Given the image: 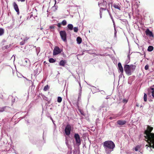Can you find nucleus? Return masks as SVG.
Masks as SVG:
<instances>
[{
	"instance_id": "obj_25",
	"label": "nucleus",
	"mask_w": 154,
	"mask_h": 154,
	"mask_svg": "<svg viewBox=\"0 0 154 154\" xmlns=\"http://www.w3.org/2000/svg\"><path fill=\"white\" fill-rule=\"evenodd\" d=\"M140 148V146L139 145H137L134 148V150L136 151H137L139 150Z\"/></svg>"
},
{
	"instance_id": "obj_29",
	"label": "nucleus",
	"mask_w": 154,
	"mask_h": 154,
	"mask_svg": "<svg viewBox=\"0 0 154 154\" xmlns=\"http://www.w3.org/2000/svg\"><path fill=\"white\" fill-rule=\"evenodd\" d=\"M73 30L74 32H78V27H75L74 28H73Z\"/></svg>"
},
{
	"instance_id": "obj_37",
	"label": "nucleus",
	"mask_w": 154,
	"mask_h": 154,
	"mask_svg": "<svg viewBox=\"0 0 154 154\" xmlns=\"http://www.w3.org/2000/svg\"><path fill=\"white\" fill-rule=\"evenodd\" d=\"M123 102L124 103H126L128 102V100H127L126 99H124L123 100Z\"/></svg>"
},
{
	"instance_id": "obj_36",
	"label": "nucleus",
	"mask_w": 154,
	"mask_h": 154,
	"mask_svg": "<svg viewBox=\"0 0 154 154\" xmlns=\"http://www.w3.org/2000/svg\"><path fill=\"white\" fill-rule=\"evenodd\" d=\"M149 68V66L148 65H146L145 66V70H147Z\"/></svg>"
},
{
	"instance_id": "obj_9",
	"label": "nucleus",
	"mask_w": 154,
	"mask_h": 154,
	"mask_svg": "<svg viewBox=\"0 0 154 154\" xmlns=\"http://www.w3.org/2000/svg\"><path fill=\"white\" fill-rule=\"evenodd\" d=\"M13 5L15 10L17 12V14H19V11L17 5L15 2H14L13 3Z\"/></svg>"
},
{
	"instance_id": "obj_49",
	"label": "nucleus",
	"mask_w": 154,
	"mask_h": 154,
	"mask_svg": "<svg viewBox=\"0 0 154 154\" xmlns=\"http://www.w3.org/2000/svg\"><path fill=\"white\" fill-rule=\"evenodd\" d=\"M32 14L31 15L30 17H32Z\"/></svg>"
},
{
	"instance_id": "obj_43",
	"label": "nucleus",
	"mask_w": 154,
	"mask_h": 154,
	"mask_svg": "<svg viewBox=\"0 0 154 154\" xmlns=\"http://www.w3.org/2000/svg\"><path fill=\"white\" fill-rule=\"evenodd\" d=\"M54 1H55V4H54V5H55L56 3V0H54Z\"/></svg>"
},
{
	"instance_id": "obj_6",
	"label": "nucleus",
	"mask_w": 154,
	"mask_h": 154,
	"mask_svg": "<svg viewBox=\"0 0 154 154\" xmlns=\"http://www.w3.org/2000/svg\"><path fill=\"white\" fill-rule=\"evenodd\" d=\"M71 129V126L70 125L68 124L66 125L65 129V132L66 135L69 136L70 135Z\"/></svg>"
},
{
	"instance_id": "obj_41",
	"label": "nucleus",
	"mask_w": 154,
	"mask_h": 154,
	"mask_svg": "<svg viewBox=\"0 0 154 154\" xmlns=\"http://www.w3.org/2000/svg\"><path fill=\"white\" fill-rule=\"evenodd\" d=\"M100 91L98 89H97V90H96L97 92H99Z\"/></svg>"
},
{
	"instance_id": "obj_27",
	"label": "nucleus",
	"mask_w": 154,
	"mask_h": 154,
	"mask_svg": "<svg viewBox=\"0 0 154 154\" xmlns=\"http://www.w3.org/2000/svg\"><path fill=\"white\" fill-rule=\"evenodd\" d=\"M61 24L63 26H65L66 24V21L65 20H63L61 23Z\"/></svg>"
},
{
	"instance_id": "obj_4",
	"label": "nucleus",
	"mask_w": 154,
	"mask_h": 154,
	"mask_svg": "<svg viewBox=\"0 0 154 154\" xmlns=\"http://www.w3.org/2000/svg\"><path fill=\"white\" fill-rule=\"evenodd\" d=\"M60 34L62 39L65 42L67 41L66 33L65 30H62L60 32Z\"/></svg>"
},
{
	"instance_id": "obj_10",
	"label": "nucleus",
	"mask_w": 154,
	"mask_h": 154,
	"mask_svg": "<svg viewBox=\"0 0 154 154\" xmlns=\"http://www.w3.org/2000/svg\"><path fill=\"white\" fill-rule=\"evenodd\" d=\"M117 124L120 126H122L125 125L126 123V121L125 120H119L117 122Z\"/></svg>"
},
{
	"instance_id": "obj_38",
	"label": "nucleus",
	"mask_w": 154,
	"mask_h": 154,
	"mask_svg": "<svg viewBox=\"0 0 154 154\" xmlns=\"http://www.w3.org/2000/svg\"><path fill=\"white\" fill-rule=\"evenodd\" d=\"M61 23H58L57 24V26L59 27H61Z\"/></svg>"
},
{
	"instance_id": "obj_16",
	"label": "nucleus",
	"mask_w": 154,
	"mask_h": 154,
	"mask_svg": "<svg viewBox=\"0 0 154 154\" xmlns=\"http://www.w3.org/2000/svg\"><path fill=\"white\" fill-rule=\"evenodd\" d=\"M65 62L64 60H61L59 63V65L60 66H65Z\"/></svg>"
},
{
	"instance_id": "obj_13",
	"label": "nucleus",
	"mask_w": 154,
	"mask_h": 154,
	"mask_svg": "<svg viewBox=\"0 0 154 154\" xmlns=\"http://www.w3.org/2000/svg\"><path fill=\"white\" fill-rule=\"evenodd\" d=\"M113 6L115 8L119 10H121V6L119 4H114L113 5Z\"/></svg>"
},
{
	"instance_id": "obj_24",
	"label": "nucleus",
	"mask_w": 154,
	"mask_h": 154,
	"mask_svg": "<svg viewBox=\"0 0 154 154\" xmlns=\"http://www.w3.org/2000/svg\"><path fill=\"white\" fill-rule=\"evenodd\" d=\"M6 107H7L5 106L1 108L0 109V112H2L4 111L5 110V108Z\"/></svg>"
},
{
	"instance_id": "obj_31",
	"label": "nucleus",
	"mask_w": 154,
	"mask_h": 154,
	"mask_svg": "<svg viewBox=\"0 0 154 154\" xmlns=\"http://www.w3.org/2000/svg\"><path fill=\"white\" fill-rule=\"evenodd\" d=\"M114 28V30H115V32H114V36L115 37H116V33H117V31L116 29V27H115V28Z\"/></svg>"
},
{
	"instance_id": "obj_32",
	"label": "nucleus",
	"mask_w": 154,
	"mask_h": 154,
	"mask_svg": "<svg viewBox=\"0 0 154 154\" xmlns=\"http://www.w3.org/2000/svg\"><path fill=\"white\" fill-rule=\"evenodd\" d=\"M23 62H26V63H27V62H29V60L27 59H24L23 60Z\"/></svg>"
},
{
	"instance_id": "obj_2",
	"label": "nucleus",
	"mask_w": 154,
	"mask_h": 154,
	"mask_svg": "<svg viewBox=\"0 0 154 154\" xmlns=\"http://www.w3.org/2000/svg\"><path fill=\"white\" fill-rule=\"evenodd\" d=\"M103 145L106 153H110L113 150L115 147L114 143L111 140H107L104 142Z\"/></svg>"
},
{
	"instance_id": "obj_7",
	"label": "nucleus",
	"mask_w": 154,
	"mask_h": 154,
	"mask_svg": "<svg viewBox=\"0 0 154 154\" xmlns=\"http://www.w3.org/2000/svg\"><path fill=\"white\" fill-rule=\"evenodd\" d=\"M76 144L78 145H80L81 144V141L80 137L78 134H75L74 136Z\"/></svg>"
},
{
	"instance_id": "obj_8",
	"label": "nucleus",
	"mask_w": 154,
	"mask_h": 154,
	"mask_svg": "<svg viewBox=\"0 0 154 154\" xmlns=\"http://www.w3.org/2000/svg\"><path fill=\"white\" fill-rule=\"evenodd\" d=\"M61 52L60 48L58 47H55L53 50V55H56L59 54Z\"/></svg>"
},
{
	"instance_id": "obj_11",
	"label": "nucleus",
	"mask_w": 154,
	"mask_h": 154,
	"mask_svg": "<svg viewBox=\"0 0 154 154\" xmlns=\"http://www.w3.org/2000/svg\"><path fill=\"white\" fill-rule=\"evenodd\" d=\"M146 34L150 37H153V35L152 32L150 31L149 29H147L146 31Z\"/></svg>"
},
{
	"instance_id": "obj_3",
	"label": "nucleus",
	"mask_w": 154,
	"mask_h": 154,
	"mask_svg": "<svg viewBox=\"0 0 154 154\" xmlns=\"http://www.w3.org/2000/svg\"><path fill=\"white\" fill-rule=\"evenodd\" d=\"M136 66L132 64L126 65L124 66V69L126 73L128 75H131L134 70Z\"/></svg>"
},
{
	"instance_id": "obj_45",
	"label": "nucleus",
	"mask_w": 154,
	"mask_h": 154,
	"mask_svg": "<svg viewBox=\"0 0 154 154\" xmlns=\"http://www.w3.org/2000/svg\"><path fill=\"white\" fill-rule=\"evenodd\" d=\"M103 91L102 93V94L105 93V92L104 91Z\"/></svg>"
},
{
	"instance_id": "obj_35",
	"label": "nucleus",
	"mask_w": 154,
	"mask_h": 154,
	"mask_svg": "<svg viewBox=\"0 0 154 154\" xmlns=\"http://www.w3.org/2000/svg\"><path fill=\"white\" fill-rule=\"evenodd\" d=\"M112 19V22L113 23L114 27V28H115V27H116V25H115V23L114 21V19L113 18H112V19Z\"/></svg>"
},
{
	"instance_id": "obj_20",
	"label": "nucleus",
	"mask_w": 154,
	"mask_h": 154,
	"mask_svg": "<svg viewBox=\"0 0 154 154\" xmlns=\"http://www.w3.org/2000/svg\"><path fill=\"white\" fill-rule=\"evenodd\" d=\"M103 10H106V9L103 8H100V18H102V13H101V11H103Z\"/></svg>"
},
{
	"instance_id": "obj_19",
	"label": "nucleus",
	"mask_w": 154,
	"mask_h": 154,
	"mask_svg": "<svg viewBox=\"0 0 154 154\" xmlns=\"http://www.w3.org/2000/svg\"><path fill=\"white\" fill-rule=\"evenodd\" d=\"M153 46H149L147 50L149 51H151L153 50Z\"/></svg>"
},
{
	"instance_id": "obj_23",
	"label": "nucleus",
	"mask_w": 154,
	"mask_h": 154,
	"mask_svg": "<svg viewBox=\"0 0 154 154\" xmlns=\"http://www.w3.org/2000/svg\"><path fill=\"white\" fill-rule=\"evenodd\" d=\"M49 88V86L48 85L45 86L43 90L45 91H47Z\"/></svg>"
},
{
	"instance_id": "obj_21",
	"label": "nucleus",
	"mask_w": 154,
	"mask_h": 154,
	"mask_svg": "<svg viewBox=\"0 0 154 154\" xmlns=\"http://www.w3.org/2000/svg\"><path fill=\"white\" fill-rule=\"evenodd\" d=\"M49 61L51 63H53L55 62L56 60L53 58H51L49 59Z\"/></svg>"
},
{
	"instance_id": "obj_14",
	"label": "nucleus",
	"mask_w": 154,
	"mask_h": 154,
	"mask_svg": "<svg viewBox=\"0 0 154 154\" xmlns=\"http://www.w3.org/2000/svg\"><path fill=\"white\" fill-rule=\"evenodd\" d=\"M76 40L77 41V43L79 44H80L82 42V39L79 37H77Z\"/></svg>"
},
{
	"instance_id": "obj_26",
	"label": "nucleus",
	"mask_w": 154,
	"mask_h": 154,
	"mask_svg": "<svg viewBox=\"0 0 154 154\" xmlns=\"http://www.w3.org/2000/svg\"><path fill=\"white\" fill-rule=\"evenodd\" d=\"M147 94H146L144 93L143 97V99L145 102H146L147 101Z\"/></svg>"
},
{
	"instance_id": "obj_30",
	"label": "nucleus",
	"mask_w": 154,
	"mask_h": 154,
	"mask_svg": "<svg viewBox=\"0 0 154 154\" xmlns=\"http://www.w3.org/2000/svg\"><path fill=\"white\" fill-rule=\"evenodd\" d=\"M10 46L9 45H6L4 46L2 48L3 49H7L9 48Z\"/></svg>"
},
{
	"instance_id": "obj_46",
	"label": "nucleus",
	"mask_w": 154,
	"mask_h": 154,
	"mask_svg": "<svg viewBox=\"0 0 154 154\" xmlns=\"http://www.w3.org/2000/svg\"><path fill=\"white\" fill-rule=\"evenodd\" d=\"M93 87L94 88H95V89L96 88L95 87L93 86Z\"/></svg>"
},
{
	"instance_id": "obj_40",
	"label": "nucleus",
	"mask_w": 154,
	"mask_h": 154,
	"mask_svg": "<svg viewBox=\"0 0 154 154\" xmlns=\"http://www.w3.org/2000/svg\"><path fill=\"white\" fill-rule=\"evenodd\" d=\"M79 86H80V91H81V89H82V88H81V84H80V82H79Z\"/></svg>"
},
{
	"instance_id": "obj_44",
	"label": "nucleus",
	"mask_w": 154,
	"mask_h": 154,
	"mask_svg": "<svg viewBox=\"0 0 154 154\" xmlns=\"http://www.w3.org/2000/svg\"><path fill=\"white\" fill-rule=\"evenodd\" d=\"M55 8L57 10V6H55Z\"/></svg>"
},
{
	"instance_id": "obj_28",
	"label": "nucleus",
	"mask_w": 154,
	"mask_h": 154,
	"mask_svg": "<svg viewBox=\"0 0 154 154\" xmlns=\"http://www.w3.org/2000/svg\"><path fill=\"white\" fill-rule=\"evenodd\" d=\"M62 100V98L60 97H58L57 98V101L58 103H60Z\"/></svg>"
},
{
	"instance_id": "obj_51",
	"label": "nucleus",
	"mask_w": 154,
	"mask_h": 154,
	"mask_svg": "<svg viewBox=\"0 0 154 154\" xmlns=\"http://www.w3.org/2000/svg\"><path fill=\"white\" fill-rule=\"evenodd\" d=\"M54 7H52V8H54Z\"/></svg>"
},
{
	"instance_id": "obj_5",
	"label": "nucleus",
	"mask_w": 154,
	"mask_h": 154,
	"mask_svg": "<svg viewBox=\"0 0 154 154\" xmlns=\"http://www.w3.org/2000/svg\"><path fill=\"white\" fill-rule=\"evenodd\" d=\"M21 40H22L23 41L20 42V45H24L26 41L29 38V37H27L26 36H24L23 35H21L19 37Z\"/></svg>"
},
{
	"instance_id": "obj_15",
	"label": "nucleus",
	"mask_w": 154,
	"mask_h": 154,
	"mask_svg": "<svg viewBox=\"0 0 154 154\" xmlns=\"http://www.w3.org/2000/svg\"><path fill=\"white\" fill-rule=\"evenodd\" d=\"M149 91L151 92L152 96L154 98V88H150Z\"/></svg>"
},
{
	"instance_id": "obj_33",
	"label": "nucleus",
	"mask_w": 154,
	"mask_h": 154,
	"mask_svg": "<svg viewBox=\"0 0 154 154\" xmlns=\"http://www.w3.org/2000/svg\"><path fill=\"white\" fill-rule=\"evenodd\" d=\"M66 144L67 146L69 148V142L67 140H66Z\"/></svg>"
},
{
	"instance_id": "obj_18",
	"label": "nucleus",
	"mask_w": 154,
	"mask_h": 154,
	"mask_svg": "<svg viewBox=\"0 0 154 154\" xmlns=\"http://www.w3.org/2000/svg\"><path fill=\"white\" fill-rule=\"evenodd\" d=\"M55 28V26L54 25H52L49 26V28L51 29V31L52 32H54V31Z\"/></svg>"
},
{
	"instance_id": "obj_50",
	"label": "nucleus",
	"mask_w": 154,
	"mask_h": 154,
	"mask_svg": "<svg viewBox=\"0 0 154 154\" xmlns=\"http://www.w3.org/2000/svg\"><path fill=\"white\" fill-rule=\"evenodd\" d=\"M110 119H112V118H111V117L110 118Z\"/></svg>"
},
{
	"instance_id": "obj_17",
	"label": "nucleus",
	"mask_w": 154,
	"mask_h": 154,
	"mask_svg": "<svg viewBox=\"0 0 154 154\" xmlns=\"http://www.w3.org/2000/svg\"><path fill=\"white\" fill-rule=\"evenodd\" d=\"M67 27L70 30H72L73 28V26L72 24H69L67 25Z\"/></svg>"
},
{
	"instance_id": "obj_22",
	"label": "nucleus",
	"mask_w": 154,
	"mask_h": 154,
	"mask_svg": "<svg viewBox=\"0 0 154 154\" xmlns=\"http://www.w3.org/2000/svg\"><path fill=\"white\" fill-rule=\"evenodd\" d=\"M4 33V30L2 28H0V36L2 35Z\"/></svg>"
},
{
	"instance_id": "obj_48",
	"label": "nucleus",
	"mask_w": 154,
	"mask_h": 154,
	"mask_svg": "<svg viewBox=\"0 0 154 154\" xmlns=\"http://www.w3.org/2000/svg\"><path fill=\"white\" fill-rule=\"evenodd\" d=\"M110 153H106V154H110Z\"/></svg>"
},
{
	"instance_id": "obj_34",
	"label": "nucleus",
	"mask_w": 154,
	"mask_h": 154,
	"mask_svg": "<svg viewBox=\"0 0 154 154\" xmlns=\"http://www.w3.org/2000/svg\"><path fill=\"white\" fill-rule=\"evenodd\" d=\"M108 12L109 13V14L110 16V17L111 18V19H112V18H113L111 14L110 13V12L109 11V10H108Z\"/></svg>"
},
{
	"instance_id": "obj_47",
	"label": "nucleus",
	"mask_w": 154,
	"mask_h": 154,
	"mask_svg": "<svg viewBox=\"0 0 154 154\" xmlns=\"http://www.w3.org/2000/svg\"><path fill=\"white\" fill-rule=\"evenodd\" d=\"M43 29V28H40V29H41V30H42V29Z\"/></svg>"
},
{
	"instance_id": "obj_1",
	"label": "nucleus",
	"mask_w": 154,
	"mask_h": 154,
	"mask_svg": "<svg viewBox=\"0 0 154 154\" xmlns=\"http://www.w3.org/2000/svg\"><path fill=\"white\" fill-rule=\"evenodd\" d=\"M152 129V127L148 126L147 129L144 131L146 135L144 137L148 144V145H146V146H147L146 148L150 151L152 150L151 147L154 148V134L151 133Z\"/></svg>"
},
{
	"instance_id": "obj_42",
	"label": "nucleus",
	"mask_w": 154,
	"mask_h": 154,
	"mask_svg": "<svg viewBox=\"0 0 154 154\" xmlns=\"http://www.w3.org/2000/svg\"><path fill=\"white\" fill-rule=\"evenodd\" d=\"M101 3H98V5H99V6H101Z\"/></svg>"
},
{
	"instance_id": "obj_12",
	"label": "nucleus",
	"mask_w": 154,
	"mask_h": 154,
	"mask_svg": "<svg viewBox=\"0 0 154 154\" xmlns=\"http://www.w3.org/2000/svg\"><path fill=\"white\" fill-rule=\"evenodd\" d=\"M118 66L119 71L122 73L123 72V69L121 63H118Z\"/></svg>"
},
{
	"instance_id": "obj_39",
	"label": "nucleus",
	"mask_w": 154,
	"mask_h": 154,
	"mask_svg": "<svg viewBox=\"0 0 154 154\" xmlns=\"http://www.w3.org/2000/svg\"><path fill=\"white\" fill-rule=\"evenodd\" d=\"M17 0L18 1H20L21 2H24L25 1V0Z\"/></svg>"
}]
</instances>
